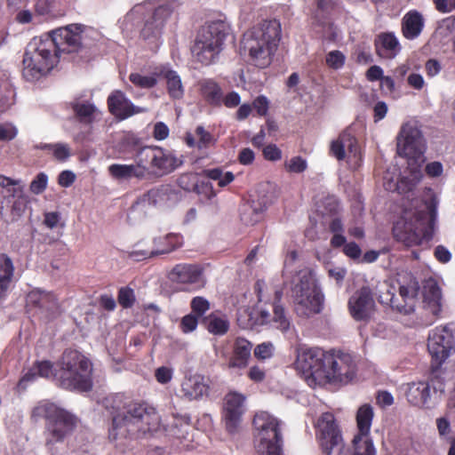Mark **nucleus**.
Returning <instances> with one entry per match:
<instances>
[{
    "label": "nucleus",
    "instance_id": "1",
    "mask_svg": "<svg viewBox=\"0 0 455 455\" xmlns=\"http://www.w3.org/2000/svg\"><path fill=\"white\" fill-rule=\"evenodd\" d=\"M105 407L112 419L108 438L113 442L139 438L159 425L156 409L145 401L116 394L105 400Z\"/></svg>",
    "mask_w": 455,
    "mask_h": 455
},
{
    "label": "nucleus",
    "instance_id": "2",
    "mask_svg": "<svg viewBox=\"0 0 455 455\" xmlns=\"http://www.w3.org/2000/svg\"><path fill=\"white\" fill-rule=\"evenodd\" d=\"M34 365L39 377L52 378L64 389L87 392L92 388V363L76 349H66L55 369L52 363L47 360L37 361Z\"/></svg>",
    "mask_w": 455,
    "mask_h": 455
},
{
    "label": "nucleus",
    "instance_id": "3",
    "mask_svg": "<svg viewBox=\"0 0 455 455\" xmlns=\"http://www.w3.org/2000/svg\"><path fill=\"white\" fill-rule=\"evenodd\" d=\"M280 40V22L276 20H263L243 33L241 53L248 64L266 68L272 63Z\"/></svg>",
    "mask_w": 455,
    "mask_h": 455
},
{
    "label": "nucleus",
    "instance_id": "4",
    "mask_svg": "<svg viewBox=\"0 0 455 455\" xmlns=\"http://www.w3.org/2000/svg\"><path fill=\"white\" fill-rule=\"evenodd\" d=\"M397 153L408 159L409 173L397 180L395 189L399 194H406L412 191L423 177L422 134L419 128L411 124L402 126L397 136Z\"/></svg>",
    "mask_w": 455,
    "mask_h": 455
},
{
    "label": "nucleus",
    "instance_id": "5",
    "mask_svg": "<svg viewBox=\"0 0 455 455\" xmlns=\"http://www.w3.org/2000/svg\"><path fill=\"white\" fill-rule=\"evenodd\" d=\"M60 54L55 43L45 34L28 44L22 60V77L30 83L45 77L58 64Z\"/></svg>",
    "mask_w": 455,
    "mask_h": 455
},
{
    "label": "nucleus",
    "instance_id": "6",
    "mask_svg": "<svg viewBox=\"0 0 455 455\" xmlns=\"http://www.w3.org/2000/svg\"><path fill=\"white\" fill-rule=\"evenodd\" d=\"M35 421L44 419V445L52 451L56 443H62L70 436L78 425V419L68 411L52 403H43L36 405L31 412Z\"/></svg>",
    "mask_w": 455,
    "mask_h": 455
},
{
    "label": "nucleus",
    "instance_id": "7",
    "mask_svg": "<svg viewBox=\"0 0 455 455\" xmlns=\"http://www.w3.org/2000/svg\"><path fill=\"white\" fill-rule=\"evenodd\" d=\"M430 219L426 226L427 212L424 211H403L401 218L394 224L395 238L407 247L420 245L423 241L432 238L436 206L431 202L427 205Z\"/></svg>",
    "mask_w": 455,
    "mask_h": 455
},
{
    "label": "nucleus",
    "instance_id": "8",
    "mask_svg": "<svg viewBox=\"0 0 455 455\" xmlns=\"http://www.w3.org/2000/svg\"><path fill=\"white\" fill-rule=\"evenodd\" d=\"M229 29V25L221 20H212L202 26L191 47L196 61L204 66L213 64L223 50Z\"/></svg>",
    "mask_w": 455,
    "mask_h": 455
},
{
    "label": "nucleus",
    "instance_id": "9",
    "mask_svg": "<svg viewBox=\"0 0 455 455\" xmlns=\"http://www.w3.org/2000/svg\"><path fill=\"white\" fill-rule=\"evenodd\" d=\"M255 291L259 301H271L273 314L267 309H260L256 318L259 324L273 323L276 329L286 331L290 328V320L286 315L284 307L280 304L283 291L277 285H265L258 281L255 284Z\"/></svg>",
    "mask_w": 455,
    "mask_h": 455
},
{
    "label": "nucleus",
    "instance_id": "10",
    "mask_svg": "<svg viewBox=\"0 0 455 455\" xmlns=\"http://www.w3.org/2000/svg\"><path fill=\"white\" fill-rule=\"evenodd\" d=\"M253 426L257 430V451L261 455H283V436L279 420L266 412H261L255 415Z\"/></svg>",
    "mask_w": 455,
    "mask_h": 455
},
{
    "label": "nucleus",
    "instance_id": "11",
    "mask_svg": "<svg viewBox=\"0 0 455 455\" xmlns=\"http://www.w3.org/2000/svg\"><path fill=\"white\" fill-rule=\"evenodd\" d=\"M294 309L298 315L309 317L323 309V295L309 274L300 275L291 289Z\"/></svg>",
    "mask_w": 455,
    "mask_h": 455
},
{
    "label": "nucleus",
    "instance_id": "12",
    "mask_svg": "<svg viewBox=\"0 0 455 455\" xmlns=\"http://www.w3.org/2000/svg\"><path fill=\"white\" fill-rule=\"evenodd\" d=\"M356 363L354 357L340 350H330L325 359L321 383L347 385L356 376Z\"/></svg>",
    "mask_w": 455,
    "mask_h": 455
},
{
    "label": "nucleus",
    "instance_id": "13",
    "mask_svg": "<svg viewBox=\"0 0 455 455\" xmlns=\"http://www.w3.org/2000/svg\"><path fill=\"white\" fill-rule=\"evenodd\" d=\"M138 158L147 171V175L169 174L180 164L171 151L158 146H145L138 152Z\"/></svg>",
    "mask_w": 455,
    "mask_h": 455
},
{
    "label": "nucleus",
    "instance_id": "14",
    "mask_svg": "<svg viewBox=\"0 0 455 455\" xmlns=\"http://www.w3.org/2000/svg\"><path fill=\"white\" fill-rule=\"evenodd\" d=\"M427 349L432 357V365L439 368L455 351V341L449 325H440L433 329L428 335Z\"/></svg>",
    "mask_w": 455,
    "mask_h": 455
},
{
    "label": "nucleus",
    "instance_id": "15",
    "mask_svg": "<svg viewBox=\"0 0 455 455\" xmlns=\"http://www.w3.org/2000/svg\"><path fill=\"white\" fill-rule=\"evenodd\" d=\"M316 435L323 452L334 455L335 449L343 446V438L336 419L331 412H323L315 424Z\"/></svg>",
    "mask_w": 455,
    "mask_h": 455
},
{
    "label": "nucleus",
    "instance_id": "16",
    "mask_svg": "<svg viewBox=\"0 0 455 455\" xmlns=\"http://www.w3.org/2000/svg\"><path fill=\"white\" fill-rule=\"evenodd\" d=\"M167 277L172 283L181 285L184 291H196L205 285L204 268L199 264H176Z\"/></svg>",
    "mask_w": 455,
    "mask_h": 455
},
{
    "label": "nucleus",
    "instance_id": "17",
    "mask_svg": "<svg viewBox=\"0 0 455 455\" xmlns=\"http://www.w3.org/2000/svg\"><path fill=\"white\" fill-rule=\"evenodd\" d=\"M84 28V25L74 23L53 29L46 35L55 43L60 54L76 52L82 47V34Z\"/></svg>",
    "mask_w": 455,
    "mask_h": 455
},
{
    "label": "nucleus",
    "instance_id": "18",
    "mask_svg": "<svg viewBox=\"0 0 455 455\" xmlns=\"http://www.w3.org/2000/svg\"><path fill=\"white\" fill-rule=\"evenodd\" d=\"M422 303L421 324L432 325L440 318L442 312V291L433 279L427 281L424 284Z\"/></svg>",
    "mask_w": 455,
    "mask_h": 455
},
{
    "label": "nucleus",
    "instance_id": "19",
    "mask_svg": "<svg viewBox=\"0 0 455 455\" xmlns=\"http://www.w3.org/2000/svg\"><path fill=\"white\" fill-rule=\"evenodd\" d=\"M327 354L328 351L319 347L303 348L297 355L296 366L303 373L311 376L321 383L322 370L324 369Z\"/></svg>",
    "mask_w": 455,
    "mask_h": 455
},
{
    "label": "nucleus",
    "instance_id": "20",
    "mask_svg": "<svg viewBox=\"0 0 455 455\" xmlns=\"http://www.w3.org/2000/svg\"><path fill=\"white\" fill-rule=\"evenodd\" d=\"M347 152L348 154V161L352 162L353 158L355 161L354 166H359L361 151L358 140L347 129L342 131L338 138L331 142L329 155L335 157L338 161H343L347 156Z\"/></svg>",
    "mask_w": 455,
    "mask_h": 455
},
{
    "label": "nucleus",
    "instance_id": "21",
    "mask_svg": "<svg viewBox=\"0 0 455 455\" xmlns=\"http://www.w3.org/2000/svg\"><path fill=\"white\" fill-rule=\"evenodd\" d=\"M245 396L236 391L228 393L224 397L222 420L226 430L233 435L238 431L244 413Z\"/></svg>",
    "mask_w": 455,
    "mask_h": 455
},
{
    "label": "nucleus",
    "instance_id": "22",
    "mask_svg": "<svg viewBox=\"0 0 455 455\" xmlns=\"http://www.w3.org/2000/svg\"><path fill=\"white\" fill-rule=\"evenodd\" d=\"M172 3L165 2L157 5L152 15L149 16L140 31V36L144 40L156 41L159 39L164 32L166 21L173 12Z\"/></svg>",
    "mask_w": 455,
    "mask_h": 455
},
{
    "label": "nucleus",
    "instance_id": "23",
    "mask_svg": "<svg viewBox=\"0 0 455 455\" xmlns=\"http://www.w3.org/2000/svg\"><path fill=\"white\" fill-rule=\"evenodd\" d=\"M375 307V301L371 290L368 286H363L357 290L348 299V311L355 321L367 322L371 318Z\"/></svg>",
    "mask_w": 455,
    "mask_h": 455
},
{
    "label": "nucleus",
    "instance_id": "24",
    "mask_svg": "<svg viewBox=\"0 0 455 455\" xmlns=\"http://www.w3.org/2000/svg\"><path fill=\"white\" fill-rule=\"evenodd\" d=\"M177 198L175 189L170 184H162L154 187L137 198L132 208L136 209L140 205L146 204L154 207H164L169 205Z\"/></svg>",
    "mask_w": 455,
    "mask_h": 455
},
{
    "label": "nucleus",
    "instance_id": "25",
    "mask_svg": "<svg viewBox=\"0 0 455 455\" xmlns=\"http://www.w3.org/2000/svg\"><path fill=\"white\" fill-rule=\"evenodd\" d=\"M252 343L243 337H237L232 345L231 354L226 366L228 370H243L249 365Z\"/></svg>",
    "mask_w": 455,
    "mask_h": 455
},
{
    "label": "nucleus",
    "instance_id": "26",
    "mask_svg": "<svg viewBox=\"0 0 455 455\" xmlns=\"http://www.w3.org/2000/svg\"><path fill=\"white\" fill-rule=\"evenodd\" d=\"M30 302L45 312L49 317L60 315V305L58 297L51 291L42 290L32 291L28 295Z\"/></svg>",
    "mask_w": 455,
    "mask_h": 455
},
{
    "label": "nucleus",
    "instance_id": "27",
    "mask_svg": "<svg viewBox=\"0 0 455 455\" xmlns=\"http://www.w3.org/2000/svg\"><path fill=\"white\" fill-rule=\"evenodd\" d=\"M210 387L202 375H191L186 377L180 385L181 397L188 400H199L207 395Z\"/></svg>",
    "mask_w": 455,
    "mask_h": 455
},
{
    "label": "nucleus",
    "instance_id": "28",
    "mask_svg": "<svg viewBox=\"0 0 455 455\" xmlns=\"http://www.w3.org/2000/svg\"><path fill=\"white\" fill-rule=\"evenodd\" d=\"M155 74L159 78L165 80L166 90L172 100H181L184 97V86L180 75L175 70L166 66H161L155 68Z\"/></svg>",
    "mask_w": 455,
    "mask_h": 455
},
{
    "label": "nucleus",
    "instance_id": "29",
    "mask_svg": "<svg viewBox=\"0 0 455 455\" xmlns=\"http://www.w3.org/2000/svg\"><path fill=\"white\" fill-rule=\"evenodd\" d=\"M108 108L113 116L120 119L128 118L136 113L133 104L118 90L108 96Z\"/></svg>",
    "mask_w": 455,
    "mask_h": 455
},
{
    "label": "nucleus",
    "instance_id": "30",
    "mask_svg": "<svg viewBox=\"0 0 455 455\" xmlns=\"http://www.w3.org/2000/svg\"><path fill=\"white\" fill-rule=\"evenodd\" d=\"M135 164H113L108 166L109 174L116 180H142L147 176V171L140 164L138 153L134 156Z\"/></svg>",
    "mask_w": 455,
    "mask_h": 455
},
{
    "label": "nucleus",
    "instance_id": "31",
    "mask_svg": "<svg viewBox=\"0 0 455 455\" xmlns=\"http://www.w3.org/2000/svg\"><path fill=\"white\" fill-rule=\"evenodd\" d=\"M376 53L383 59H392L400 51L397 38L393 33H380L374 41Z\"/></svg>",
    "mask_w": 455,
    "mask_h": 455
},
{
    "label": "nucleus",
    "instance_id": "32",
    "mask_svg": "<svg viewBox=\"0 0 455 455\" xmlns=\"http://www.w3.org/2000/svg\"><path fill=\"white\" fill-rule=\"evenodd\" d=\"M183 244V236L178 233H169L163 236H156L152 241L155 257L169 254L180 248Z\"/></svg>",
    "mask_w": 455,
    "mask_h": 455
},
{
    "label": "nucleus",
    "instance_id": "33",
    "mask_svg": "<svg viewBox=\"0 0 455 455\" xmlns=\"http://www.w3.org/2000/svg\"><path fill=\"white\" fill-rule=\"evenodd\" d=\"M424 28L421 13L416 10L409 11L402 20L403 36L409 40L417 38Z\"/></svg>",
    "mask_w": 455,
    "mask_h": 455
},
{
    "label": "nucleus",
    "instance_id": "34",
    "mask_svg": "<svg viewBox=\"0 0 455 455\" xmlns=\"http://www.w3.org/2000/svg\"><path fill=\"white\" fill-rule=\"evenodd\" d=\"M406 399L413 406H427L430 399V384L425 381L412 382L406 391Z\"/></svg>",
    "mask_w": 455,
    "mask_h": 455
},
{
    "label": "nucleus",
    "instance_id": "35",
    "mask_svg": "<svg viewBox=\"0 0 455 455\" xmlns=\"http://www.w3.org/2000/svg\"><path fill=\"white\" fill-rule=\"evenodd\" d=\"M199 92L204 100L212 107L222 105V89L213 79H203L198 83Z\"/></svg>",
    "mask_w": 455,
    "mask_h": 455
},
{
    "label": "nucleus",
    "instance_id": "36",
    "mask_svg": "<svg viewBox=\"0 0 455 455\" xmlns=\"http://www.w3.org/2000/svg\"><path fill=\"white\" fill-rule=\"evenodd\" d=\"M374 416L371 404L365 403L359 407L356 412V425L358 433L355 435L370 436V430Z\"/></svg>",
    "mask_w": 455,
    "mask_h": 455
},
{
    "label": "nucleus",
    "instance_id": "37",
    "mask_svg": "<svg viewBox=\"0 0 455 455\" xmlns=\"http://www.w3.org/2000/svg\"><path fill=\"white\" fill-rule=\"evenodd\" d=\"M126 257L134 261H142L155 258L153 247L150 243L141 239L125 251Z\"/></svg>",
    "mask_w": 455,
    "mask_h": 455
},
{
    "label": "nucleus",
    "instance_id": "38",
    "mask_svg": "<svg viewBox=\"0 0 455 455\" xmlns=\"http://www.w3.org/2000/svg\"><path fill=\"white\" fill-rule=\"evenodd\" d=\"M14 266L12 259L0 253V290H7L12 281Z\"/></svg>",
    "mask_w": 455,
    "mask_h": 455
},
{
    "label": "nucleus",
    "instance_id": "39",
    "mask_svg": "<svg viewBox=\"0 0 455 455\" xmlns=\"http://www.w3.org/2000/svg\"><path fill=\"white\" fill-rule=\"evenodd\" d=\"M208 331L214 335H225L229 330V322L225 316L211 314L204 319Z\"/></svg>",
    "mask_w": 455,
    "mask_h": 455
},
{
    "label": "nucleus",
    "instance_id": "40",
    "mask_svg": "<svg viewBox=\"0 0 455 455\" xmlns=\"http://www.w3.org/2000/svg\"><path fill=\"white\" fill-rule=\"evenodd\" d=\"M352 455H377L373 442L370 436L355 435L352 440Z\"/></svg>",
    "mask_w": 455,
    "mask_h": 455
},
{
    "label": "nucleus",
    "instance_id": "41",
    "mask_svg": "<svg viewBox=\"0 0 455 455\" xmlns=\"http://www.w3.org/2000/svg\"><path fill=\"white\" fill-rule=\"evenodd\" d=\"M119 150L123 153H133L134 156L145 146H142V140L136 134L127 132L123 135L119 143Z\"/></svg>",
    "mask_w": 455,
    "mask_h": 455
},
{
    "label": "nucleus",
    "instance_id": "42",
    "mask_svg": "<svg viewBox=\"0 0 455 455\" xmlns=\"http://www.w3.org/2000/svg\"><path fill=\"white\" fill-rule=\"evenodd\" d=\"M74 113L81 123L91 124L93 121V115L96 108L89 102L76 103L73 106Z\"/></svg>",
    "mask_w": 455,
    "mask_h": 455
},
{
    "label": "nucleus",
    "instance_id": "43",
    "mask_svg": "<svg viewBox=\"0 0 455 455\" xmlns=\"http://www.w3.org/2000/svg\"><path fill=\"white\" fill-rule=\"evenodd\" d=\"M307 159L301 156H294L283 162V168L289 174H301L307 170Z\"/></svg>",
    "mask_w": 455,
    "mask_h": 455
},
{
    "label": "nucleus",
    "instance_id": "44",
    "mask_svg": "<svg viewBox=\"0 0 455 455\" xmlns=\"http://www.w3.org/2000/svg\"><path fill=\"white\" fill-rule=\"evenodd\" d=\"M158 76H156L155 70L150 76H142L139 73H132L129 76V80L136 87L141 89H151L157 84Z\"/></svg>",
    "mask_w": 455,
    "mask_h": 455
},
{
    "label": "nucleus",
    "instance_id": "45",
    "mask_svg": "<svg viewBox=\"0 0 455 455\" xmlns=\"http://www.w3.org/2000/svg\"><path fill=\"white\" fill-rule=\"evenodd\" d=\"M204 173L207 178L218 181V186L220 188L228 186L235 180V175L233 172H223L220 168L205 170Z\"/></svg>",
    "mask_w": 455,
    "mask_h": 455
},
{
    "label": "nucleus",
    "instance_id": "46",
    "mask_svg": "<svg viewBox=\"0 0 455 455\" xmlns=\"http://www.w3.org/2000/svg\"><path fill=\"white\" fill-rule=\"evenodd\" d=\"M37 148L52 151L53 156L60 162L67 161L68 158L71 156L69 146L64 143L41 144Z\"/></svg>",
    "mask_w": 455,
    "mask_h": 455
},
{
    "label": "nucleus",
    "instance_id": "47",
    "mask_svg": "<svg viewBox=\"0 0 455 455\" xmlns=\"http://www.w3.org/2000/svg\"><path fill=\"white\" fill-rule=\"evenodd\" d=\"M195 133L197 137L196 148L198 149H208L213 147L217 142L214 136L210 132L206 131L202 125L196 128Z\"/></svg>",
    "mask_w": 455,
    "mask_h": 455
},
{
    "label": "nucleus",
    "instance_id": "48",
    "mask_svg": "<svg viewBox=\"0 0 455 455\" xmlns=\"http://www.w3.org/2000/svg\"><path fill=\"white\" fill-rule=\"evenodd\" d=\"M117 302L123 308H132L136 302L134 290L130 286H123L117 291Z\"/></svg>",
    "mask_w": 455,
    "mask_h": 455
},
{
    "label": "nucleus",
    "instance_id": "49",
    "mask_svg": "<svg viewBox=\"0 0 455 455\" xmlns=\"http://www.w3.org/2000/svg\"><path fill=\"white\" fill-rule=\"evenodd\" d=\"M0 186L6 189L7 196L20 197L22 195L19 183L4 175H0Z\"/></svg>",
    "mask_w": 455,
    "mask_h": 455
},
{
    "label": "nucleus",
    "instance_id": "50",
    "mask_svg": "<svg viewBox=\"0 0 455 455\" xmlns=\"http://www.w3.org/2000/svg\"><path fill=\"white\" fill-rule=\"evenodd\" d=\"M190 307L194 315L201 317L210 309V302L204 297L196 296L192 299Z\"/></svg>",
    "mask_w": 455,
    "mask_h": 455
},
{
    "label": "nucleus",
    "instance_id": "51",
    "mask_svg": "<svg viewBox=\"0 0 455 455\" xmlns=\"http://www.w3.org/2000/svg\"><path fill=\"white\" fill-rule=\"evenodd\" d=\"M419 283L416 280H411L407 285H401L399 287V295L406 302L407 300H413L419 291Z\"/></svg>",
    "mask_w": 455,
    "mask_h": 455
},
{
    "label": "nucleus",
    "instance_id": "52",
    "mask_svg": "<svg viewBox=\"0 0 455 455\" xmlns=\"http://www.w3.org/2000/svg\"><path fill=\"white\" fill-rule=\"evenodd\" d=\"M345 55L338 50L331 51L326 55V64L333 69L341 68L345 64Z\"/></svg>",
    "mask_w": 455,
    "mask_h": 455
},
{
    "label": "nucleus",
    "instance_id": "53",
    "mask_svg": "<svg viewBox=\"0 0 455 455\" xmlns=\"http://www.w3.org/2000/svg\"><path fill=\"white\" fill-rule=\"evenodd\" d=\"M252 110L259 116H266L269 109V100L264 95L256 97L251 103Z\"/></svg>",
    "mask_w": 455,
    "mask_h": 455
},
{
    "label": "nucleus",
    "instance_id": "54",
    "mask_svg": "<svg viewBox=\"0 0 455 455\" xmlns=\"http://www.w3.org/2000/svg\"><path fill=\"white\" fill-rule=\"evenodd\" d=\"M47 183H48L47 175L44 172H40L36 176V178L30 183V187H29L30 191L33 194L39 195L45 190V188L47 187Z\"/></svg>",
    "mask_w": 455,
    "mask_h": 455
},
{
    "label": "nucleus",
    "instance_id": "55",
    "mask_svg": "<svg viewBox=\"0 0 455 455\" xmlns=\"http://www.w3.org/2000/svg\"><path fill=\"white\" fill-rule=\"evenodd\" d=\"M198 318L193 313L184 315L180 323L181 331L184 333L194 331L198 325Z\"/></svg>",
    "mask_w": 455,
    "mask_h": 455
},
{
    "label": "nucleus",
    "instance_id": "56",
    "mask_svg": "<svg viewBox=\"0 0 455 455\" xmlns=\"http://www.w3.org/2000/svg\"><path fill=\"white\" fill-rule=\"evenodd\" d=\"M274 347L270 342H263L254 348V355L257 359L265 360L272 357Z\"/></svg>",
    "mask_w": 455,
    "mask_h": 455
},
{
    "label": "nucleus",
    "instance_id": "57",
    "mask_svg": "<svg viewBox=\"0 0 455 455\" xmlns=\"http://www.w3.org/2000/svg\"><path fill=\"white\" fill-rule=\"evenodd\" d=\"M437 369L435 364L432 367V377L429 381L430 389L433 388L435 393H443L445 389L444 379L437 374Z\"/></svg>",
    "mask_w": 455,
    "mask_h": 455
},
{
    "label": "nucleus",
    "instance_id": "58",
    "mask_svg": "<svg viewBox=\"0 0 455 455\" xmlns=\"http://www.w3.org/2000/svg\"><path fill=\"white\" fill-rule=\"evenodd\" d=\"M17 128L10 124H0V141H10L17 136Z\"/></svg>",
    "mask_w": 455,
    "mask_h": 455
},
{
    "label": "nucleus",
    "instance_id": "59",
    "mask_svg": "<svg viewBox=\"0 0 455 455\" xmlns=\"http://www.w3.org/2000/svg\"><path fill=\"white\" fill-rule=\"evenodd\" d=\"M263 156L266 160L278 161L282 158V150L275 144H269L263 148Z\"/></svg>",
    "mask_w": 455,
    "mask_h": 455
},
{
    "label": "nucleus",
    "instance_id": "60",
    "mask_svg": "<svg viewBox=\"0 0 455 455\" xmlns=\"http://www.w3.org/2000/svg\"><path fill=\"white\" fill-rule=\"evenodd\" d=\"M170 129L164 122H157L153 128V138L156 140H164L169 137Z\"/></svg>",
    "mask_w": 455,
    "mask_h": 455
},
{
    "label": "nucleus",
    "instance_id": "61",
    "mask_svg": "<svg viewBox=\"0 0 455 455\" xmlns=\"http://www.w3.org/2000/svg\"><path fill=\"white\" fill-rule=\"evenodd\" d=\"M155 377L160 384H167L172 379V370L166 366H161L156 370Z\"/></svg>",
    "mask_w": 455,
    "mask_h": 455
},
{
    "label": "nucleus",
    "instance_id": "62",
    "mask_svg": "<svg viewBox=\"0 0 455 455\" xmlns=\"http://www.w3.org/2000/svg\"><path fill=\"white\" fill-rule=\"evenodd\" d=\"M241 97L236 92H230L225 96L222 94V104L228 108H234L240 105Z\"/></svg>",
    "mask_w": 455,
    "mask_h": 455
},
{
    "label": "nucleus",
    "instance_id": "63",
    "mask_svg": "<svg viewBox=\"0 0 455 455\" xmlns=\"http://www.w3.org/2000/svg\"><path fill=\"white\" fill-rule=\"evenodd\" d=\"M343 252L348 258L357 259L361 257L362 250L356 243L350 242L345 244Z\"/></svg>",
    "mask_w": 455,
    "mask_h": 455
},
{
    "label": "nucleus",
    "instance_id": "64",
    "mask_svg": "<svg viewBox=\"0 0 455 455\" xmlns=\"http://www.w3.org/2000/svg\"><path fill=\"white\" fill-rule=\"evenodd\" d=\"M435 9L441 13L455 11V0H433Z\"/></svg>",
    "mask_w": 455,
    "mask_h": 455
}]
</instances>
